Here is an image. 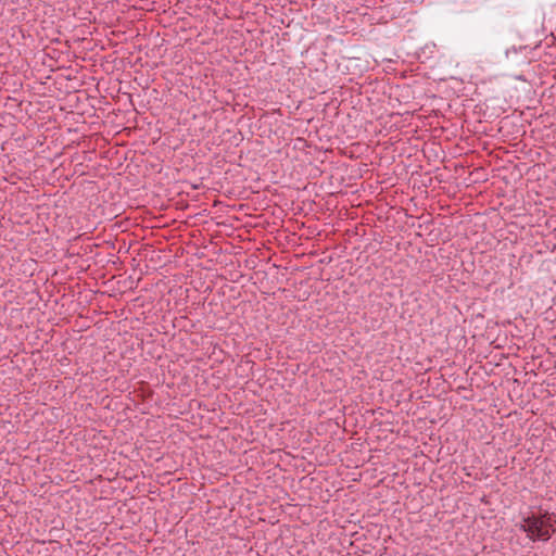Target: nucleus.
<instances>
[{
    "label": "nucleus",
    "instance_id": "obj_1",
    "mask_svg": "<svg viewBox=\"0 0 556 556\" xmlns=\"http://www.w3.org/2000/svg\"><path fill=\"white\" fill-rule=\"evenodd\" d=\"M519 529L527 534L532 542H546L556 531V527L547 513H530L521 517Z\"/></svg>",
    "mask_w": 556,
    "mask_h": 556
}]
</instances>
